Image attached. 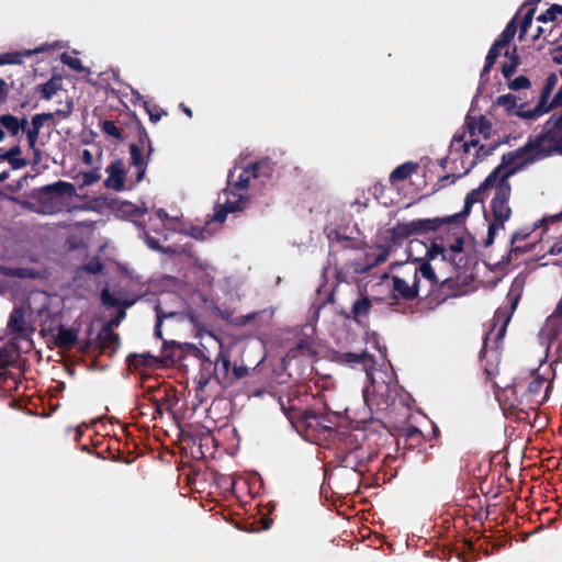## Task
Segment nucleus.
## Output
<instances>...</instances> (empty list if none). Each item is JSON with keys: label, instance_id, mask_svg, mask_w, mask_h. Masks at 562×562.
<instances>
[{"label": "nucleus", "instance_id": "1", "mask_svg": "<svg viewBox=\"0 0 562 562\" xmlns=\"http://www.w3.org/2000/svg\"><path fill=\"white\" fill-rule=\"evenodd\" d=\"M538 157V147L533 138L516 150L508 151L503 155L502 162L493 169L496 172L497 192L493 196L490 207L493 220L488 224L487 237L483 243L484 247H490L496 237L498 231L505 228V223L510 218L513 211L509 206V198L512 194V186L508 181L509 177L528 164L541 160Z\"/></svg>", "mask_w": 562, "mask_h": 562}, {"label": "nucleus", "instance_id": "2", "mask_svg": "<svg viewBox=\"0 0 562 562\" xmlns=\"http://www.w3.org/2000/svg\"><path fill=\"white\" fill-rule=\"evenodd\" d=\"M419 267L415 268L414 273L418 277L420 274L430 281L431 285L441 283L445 285L450 281L449 278L440 281L435 272L431 262L440 261L448 265L453 271H458L465 267L467 260L464 258V237L460 227L456 231V237L447 234L446 237H439L432 240L430 247L426 250L425 259H418Z\"/></svg>", "mask_w": 562, "mask_h": 562}, {"label": "nucleus", "instance_id": "3", "mask_svg": "<svg viewBox=\"0 0 562 562\" xmlns=\"http://www.w3.org/2000/svg\"><path fill=\"white\" fill-rule=\"evenodd\" d=\"M370 385L363 390V401L372 413H385L395 404L400 385L393 369H378L368 376Z\"/></svg>", "mask_w": 562, "mask_h": 562}, {"label": "nucleus", "instance_id": "4", "mask_svg": "<svg viewBox=\"0 0 562 562\" xmlns=\"http://www.w3.org/2000/svg\"><path fill=\"white\" fill-rule=\"evenodd\" d=\"M176 302L180 305H184L183 300L177 293L169 292L162 295L156 306V325H155V336L159 339H162V330L161 325L164 321L170 319L176 323H183L188 321L193 327L200 333L202 329V323L200 321V315L195 310L187 307L186 310H170L168 307V302Z\"/></svg>", "mask_w": 562, "mask_h": 562}, {"label": "nucleus", "instance_id": "5", "mask_svg": "<svg viewBox=\"0 0 562 562\" xmlns=\"http://www.w3.org/2000/svg\"><path fill=\"white\" fill-rule=\"evenodd\" d=\"M200 362V370L196 378V392H203L205 386L215 381L222 387V384L228 383L227 366L229 364V355L220 349L215 360H211L200 349L199 355H193Z\"/></svg>", "mask_w": 562, "mask_h": 562}, {"label": "nucleus", "instance_id": "6", "mask_svg": "<svg viewBox=\"0 0 562 562\" xmlns=\"http://www.w3.org/2000/svg\"><path fill=\"white\" fill-rule=\"evenodd\" d=\"M339 436L340 447L337 457L340 459V465L353 472H360L361 468L374 458V454L358 442L356 435L340 432Z\"/></svg>", "mask_w": 562, "mask_h": 562}, {"label": "nucleus", "instance_id": "7", "mask_svg": "<svg viewBox=\"0 0 562 562\" xmlns=\"http://www.w3.org/2000/svg\"><path fill=\"white\" fill-rule=\"evenodd\" d=\"M491 189H495V193L497 192L496 172H491L479 186V188L472 190L467 194L464 199L463 210L461 212L450 216L440 217L441 220H443V225H453V227L448 234L456 237V231L460 227L462 235L464 236V220L470 214L473 204L483 201L485 192Z\"/></svg>", "mask_w": 562, "mask_h": 562}, {"label": "nucleus", "instance_id": "8", "mask_svg": "<svg viewBox=\"0 0 562 562\" xmlns=\"http://www.w3.org/2000/svg\"><path fill=\"white\" fill-rule=\"evenodd\" d=\"M528 379V382L525 379L516 381L515 392H521V398L530 404V407L539 406L548 400L550 383L536 371H530Z\"/></svg>", "mask_w": 562, "mask_h": 562}, {"label": "nucleus", "instance_id": "9", "mask_svg": "<svg viewBox=\"0 0 562 562\" xmlns=\"http://www.w3.org/2000/svg\"><path fill=\"white\" fill-rule=\"evenodd\" d=\"M443 220L436 218H419L408 223H397L390 229V238L396 244L413 235H420L428 232H436L443 226Z\"/></svg>", "mask_w": 562, "mask_h": 562}, {"label": "nucleus", "instance_id": "10", "mask_svg": "<svg viewBox=\"0 0 562 562\" xmlns=\"http://www.w3.org/2000/svg\"><path fill=\"white\" fill-rule=\"evenodd\" d=\"M538 147L537 158H548L555 154L562 156V126L546 122L542 132L535 136Z\"/></svg>", "mask_w": 562, "mask_h": 562}, {"label": "nucleus", "instance_id": "11", "mask_svg": "<svg viewBox=\"0 0 562 562\" xmlns=\"http://www.w3.org/2000/svg\"><path fill=\"white\" fill-rule=\"evenodd\" d=\"M550 215L543 216L541 220H538L530 226L521 227L517 231H515L512 234L510 240H509V250L507 252V256L504 258L506 262H512L513 260L518 259L520 255H524L530 250H532L533 245L528 244L525 246L518 245L520 241L526 240L536 229L540 227H547L548 225L552 224L551 220H548Z\"/></svg>", "mask_w": 562, "mask_h": 562}, {"label": "nucleus", "instance_id": "12", "mask_svg": "<svg viewBox=\"0 0 562 562\" xmlns=\"http://www.w3.org/2000/svg\"><path fill=\"white\" fill-rule=\"evenodd\" d=\"M391 282L390 306H396L400 300L412 302L418 297L420 280L416 274H413L412 284L400 276H392Z\"/></svg>", "mask_w": 562, "mask_h": 562}, {"label": "nucleus", "instance_id": "13", "mask_svg": "<svg viewBox=\"0 0 562 562\" xmlns=\"http://www.w3.org/2000/svg\"><path fill=\"white\" fill-rule=\"evenodd\" d=\"M200 349L190 342L179 344L175 340H164L159 362L164 367L175 366L183 360L186 355H199Z\"/></svg>", "mask_w": 562, "mask_h": 562}, {"label": "nucleus", "instance_id": "14", "mask_svg": "<svg viewBox=\"0 0 562 562\" xmlns=\"http://www.w3.org/2000/svg\"><path fill=\"white\" fill-rule=\"evenodd\" d=\"M557 82L558 77L555 76V74L549 75L546 79V83L542 88L537 105L531 110H524L525 104H520V109L516 111L517 116L525 120H536L541 115L550 112L551 106H548L549 98L553 89L555 88Z\"/></svg>", "mask_w": 562, "mask_h": 562}, {"label": "nucleus", "instance_id": "15", "mask_svg": "<svg viewBox=\"0 0 562 562\" xmlns=\"http://www.w3.org/2000/svg\"><path fill=\"white\" fill-rule=\"evenodd\" d=\"M507 299L510 303V306H504L498 307L493 316V328H495L497 325H499L496 339L502 340L506 334L507 326L512 319V316L514 314V311L517 307L518 301L520 299L519 293H513V291H509L507 294Z\"/></svg>", "mask_w": 562, "mask_h": 562}, {"label": "nucleus", "instance_id": "16", "mask_svg": "<svg viewBox=\"0 0 562 562\" xmlns=\"http://www.w3.org/2000/svg\"><path fill=\"white\" fill-rule=\"evenodd\" d=\"M101 301L106 306L119 307L116 315L102 326L104 327V331H109L110 329L114 330L115 327H119L121 322L126 317L125 310L134 304L133 300L121 301L113 296L108 289L102 290Z\"/></svg>", "mask_w": 562, "mask_h": 562}, {"label": "nucleus", "instance_id": "17", "mask_svg": "<svg viewBox=\"0 0 562 562\" xmlns=\"http://www.w3.org/2000/svg\"><path fill=\"white\" fill-rule=\"evenodd\" d=\"M341 359L345 363L351 366L352 368H360L366 371L367 376L374 373L378 369H375V359L374 357L367 352H344L341 355Z\"/></svg>", "mask_w": 562, "mask_h": 562}, {"label": "nucleus", "instance_id": "18", "mask_svg": "<svg viewBox=\"0 0 562 562\" xmlns=\"http://www.w3.org/2000/svg\"><path fill=\"white\" fill-rule=\"evenodd\" d=\"M38 195L42 200H52L53 198L74 196L76 188L72 183L66 181H56L38 189Z\"/></svg>", "mask_w": 562, "mask_h": 562}, {"label": "nucleus", "instance_id": "19", "mask_svg": "<svg viewBox=\"0 0 562 562\" xmlns=\"http://www.w3.org/2000/svg\"><path fill=\"white\" fill-rule=\"evenodd\" d=\"M108 178L104 186L115 191H122L125 188V168L122 159H115L105 169Z\"/></svg>", "mask_w": 562, "mask_h": 562}, {"label": "nucleus", "instance_id": "20", "mask_svg": "<svg viewBox=\"0 0 562 562\" xmlns=\"http://www.w3.org/2000/svg\"><path fill=\"white\" fill-rule=\"evenodd\" d=\"M95 338L98 355L109 353L112 356L121 345L120 335L112 329L104 331V327L100 329Z\"/></svg>", "mask_w": 562, "mask_h": 562}, {"label": "nucleus", "instance_id": "21", "mask_svg": "<svg viewBox=\"0 0 562 562\" xmlns=\"http://www.w3.org/2000/svg\"><path fill=\"white\" fill-rule=\"evenodd\" d=\"M424 435L423 432L415 426L408 425L402 427L398 430L396 443L397 447H402L403 449L412 450L423 443Z\"/></svg>", "mask_w": 562, "mask_h": 562}, {"label": "nucleus", "instance_id": "22", "mask_svg": "<svg viewBox=\"0 0 562 562\" xmlns=\"http://www.w3.org/2000/svg\"><path fill=\"white\" fill-rule=\"evenodd\" d=\"M464 128H467L470 136L481 134L484 138H488L492 130V123L483 115L472 116L468 114L464 120Z\"/></svg>", "mask_w": 562, "mask_h": 562}, {"label": "nucleus", "instance_id": "23", "mask_svg": "<svg viewBox=\"0 0 562 562\" xmlns=\"http://www.w3.org/2000/svg\"><path fill=\"white\" fill-rule=\"evenodd\" d=\"M128 149L131 155V165L137 169L135 181L138 183L145 177L150 156H148V153L144 156L142 148L135 143H132L128 146Z\"/></svg>", "mask_w": 562, "mask_h": 562}, {"label": "nucleus", "instance_id": "24", "mask_svg": "<svg viewBox=\"0 0 562 562\" xmlns=\"http://www.w3.org/2000/svg\"><path fill=\"white\" fill-rule=\"evenodd\" d=\"M7 328L10 334L16 336H23L26 333V322H25V307L24 306H14L8 323Z\"/></svg>", "mask_w": 562, "mask_h": 562}, {"label": "nucleus", "instance_id": "25", "mask_svg": "<svg viewBox=\"0 0 562 562\" xmlns=\"http://www.w3.org/2000/svg\"><path fill=\"white\" fill-rule=\"evenodd\" d=\"M55 342L58 348L70 350L78 344V333L74 328H66L65 326L60 325L57 328Z\"/></svg>", "mask_w": 562, "mask_h": 562}, {"label": "nucleus", "instance_id": "26", "mask_svg": "<svg viewBox=\"0 0 562 562\" xmlns=\"http://www.w3.org/2000/svg\"><path fill=\"white\" fill-rule=\"evenodd\" d=\"M372 307V301L366 296L361 295L353 304L348 315V318L353 319L357 324H361L363 318H368L370 311Z\"/></svg>", "mask_w": 562, "mask_h": 562}, {"label": "nucleus", "instance_id": "27", "mask_svg": "<svg viewBox=\"0 0 562 562\" xmlns=\"http://www.w3.org/2000/svg\"><path fill=\"white\" fill-rule=\"evenodd\" d=\"M498 147V143H493L488 145H480L475 151L474 157L471 161L468 162L467 166H463L462 175H468L472 168H474L479 162L491 156L494 150ZM462 165L464 161L462 160Z\"/></svg>", "mask_w": 562, "mask_h": 562}, {"label": "nucleus", "instance_id": "28", "mask_svg": "<svg viewBox=\"0 0 562 562\" xmlns=\"http://www.w3.org/2000/svg\"><path fill=\"white\" fill-rule=\"evenodd\" d=\"M155 406V415H158L159 417H162L164 409L172 411V408L177 405L178 398L175 395H170L168 391L164 390V395L160 398L157 397H150L149 398Z\"/></svg>", "mask_w": 562, "mask_h": 562}, {"label": "nucleus", "instance_id": "29", "mask_svg": "<svg viewBox=\"0 0 562 562\" xmlns=\"http://www.w3.org/2000/svg\"><path fill=\"white\" fill-rule=\"evenodd\" d=\"M418 168V165L413 161L404 162L400 166H397L391 173H390V182L395 183L398 181H404L408 179Z\"/></svg>", "mask_w": 562, "mask_h": 562}, {"label": "nucleus", "instance_id": "30", "mask_svg": "<svg viewBox=\"0 0 562 562\" xmlns=\"http://www.w3.org/2000/svg\"><path fill=\"white\" fill-rule=\"evenodd\" d=\"M159 362V359L151 356L150 353H132L127 357V364L134 370H138L143 367H154Z\"/></svg>", "mask_w": 562, "mask_h": 562}, {"label": "nucleus", "instance_id": "31", "mask_svg": "<svg viewBox=\"0 0 562 562\" xmlns=\"http://www.w3.org/2000/svg\"><path fill=\"white\" fill-rule=\"evenodd\" d=\"M0 124L5 127L12 136H16L22 130L25 128L26 119H18L12 114H3L0 116Z\"/></svg>", "mask_w": 562, "mask_h": 562}, {"label": "nucleus", "instance_id": "32", "mask_svg": "<svg viewBox=\"0 0 562 562\" xmlns=\"http://www.w3.org/2000/svg\"><path fill=\"white\" fill-rule=\"evenodd\" d=\"M248 374H249V368L247 366L235 363L232 367V362L229 361V364L227 366L228 383L222 384V389L232 387L236 382L246 378Z\"/></svg>", "mask_w": 562, "mask_h": 562}, {"label": "nucleus", "instance_id": "33", "mask_svg": "<svg viewBox=\"0 0 562 562\" xmlns=\"http://www.w3.org/2000/svg\"><path fill=\"white\" fill-rule=\"evenodd\" d=\"M21 154L20 146H14L9 150L4 151L0 148V160H7L11 165L12 169H21L26 166V160L24 158H19L18 156Z\"/></svg>", "mask_w": 562, "mask_h": 562}, {"label": "nucleus", "instance_id": "34", "mask_svg": "<svg viewBox=\"0 0 562 562\" xmlns=\"http://www.w3.org/2000/svg\"><path fill=\"white\" fill-rule=\"evenodd\" d=\"M61 89V78L53 77L45 83L36 86L35 90L41 93L45 100L52 99V97Z\"/></svg>", "mask_w": 562, "mask_h": 562}, {"label": "nucleus", "instance_id": "35", "mask_svg": "<svg viewBox=\"0 0 562 562\" xmlns=\"http://www.w3.org/2000/svg\"><path fill=\"white\" fill-rule=\"evenodd\" d=\"M502 48H504V47L501 46L499 43L494 42L493 45L491 46V48L488 49L487 55L485 57L484 67L481 71L482 80L483 79L487 80V76H488L491 69L493 68L497 57L499 56Z\"/></svg>", "mask_w": 562, "mask_h": 562}, {"label": "nucleus", "instance_id": "36", "mask_svg": "<svg viewBox=\"0 0 562 562\" xmlns=\"http://www.w3.org/2000/svg\"><path fill=\"white\" fill-rule=\"evenodd\" d=\"M254 179L257 178H270L272 173L271 164L268 160H261L257 162L249 164L247 166Z\"/></svg>", "mask_w": 562, "mask_h": 562}, {"label": "nucleus", "instance_id": "37", "mask_svg": "<svg viewBox=\"0 0 562 562\" xmlns=\"http://www.w3.org/2000/svg\"><path fill=\"white\" fill-rule=\"evenodd\" d=\"M495 104L504 108L505 112L508 115H517L516 111H518L520 109V106L517 109L516 97L510 93L497 97Z\"/></svg>", "mask_w": 562, "mask_h": 562}, {"label": "nucleus", "instance_id": "38", "mask_svg": "<svg viewBox=\"0 0 562 562\" xmlns=\"http://www.w3.org/2000/svg\"><path fill=\"white\" fill-rule=\"evenodd\" d=\"M516 32H517V24H516V16H515L507 23V25L505 26V29L503 30V32L496 38L495 42L499 43L501 46L505 47L512 42Z\"/></svg>", "mask_w": 562, "mask_h": 562}, {"label": "nucleus", "instance_id": "39", "mask_svg": "<svg viewBox=\"0 0 562 562\" xmlns=\"http://www.w3.org/2000/svg\"><path fill=\"white\" fill-rule=\"evenodd\" d=\"M134 125H135L136 133H137V139H138L137 145H139V147H144L146 145L147 149H148V156H151L154 148H153V144H151V140L149 138V135H148L146 128L143 126L140 121L137 119H135Z\"/></svg>", "mask_w": 562, "mask_h": 562}, {"label": "nucleus", "instance_id": "40", "mask_svg": "<svg viewBox=\"0 0 562 562\" xmlns=\"http://www.w3.org/2000/svg\"><path fill=\"white\" fill-rule=\"evenodd\" d=\"M468 133V131H458L453 137H452V144L454 143H463L462 144V149H463V154L464 156H468L469 153H470V148L471 147H476L479 145V140L477 139H471L470 142H464V137H465V134Z\"/></svg>", "mask_w": 562, "mask_h": 562}, {"label": "nucleus", "instance_id": "41", "mask_svg": "<svg viewBox=\"0 0 562 562\" xmlns=\"http://www.w3.org/2000/svg\"><path fill=\"white\" fill-rule=\"evenodd\" d=\"M101 131L104 134L112 136L113 138H115L117 140L124 139L122 131L115 125V123L113 121H110V120L103 121L101 123Z\"/></svg>", "mask_w": 562, "mask_h": 562}, {"label": "nucleus", "instance_id": "42", "mask_svg": "<svg viewBox=\"0 0 562 562\" xmlns=\"http://www.w3.org/2000/svg\"><path fill=\"white\" fill-rule=\"evenodd\" d=\"M562 14V5L552 4L549 9H547L543 13H541L537 20L542 23L553 22L557 20L558 15Z\"/></svg>", "mask_w": 562, "mask_h": 562}, {"label": "nucleus", "instance_id": "43", "mask_svg": "<svg viewBox=\"0 0 562 562\" xmlns=\"http://www.w3.org/2000/svg\"><path fill=\"white\" fill-rule=\"evenodd\" d=\"M145 243L146 245L153 249V250H156V251H160L162 254H168V255H171V254H175V249H172L171 247H162L160 245V240L158 238H155L153 236H150L147 232H145Z\"/></svg>", "mask_w": 562, "mask_h": 562}, {"label": "nucleus", "instance_id": "44", "mask_svg": "<svg viewBox=\"0 0 562 562\" xmlns=\"http://www.w3.org/2000/svg\"><path fill=\"white\" fill-rule=\"evenodd\" d=\"M54 119L53 113H40L35 114L31 120V130L41 132L44 123Z\"/></svg>", "mask_w": 562, "mask_h": 562}, {"label": "nucleus", "instance_id": "45", "mask_svg": "<svg viewBox=\"0 0 562 562\" xmlns=\"http://www.w3.org/2000/svg\"><path fill=\"white\" fill-rule=\"evenodd\" d=\"M5 276L15 277V278H35V272L30 268H8L4 272Z\"/></svg>", "mask_w": 562, "mask_h": 562}, {"label": "nucleus", "instance_id": "46", "mask_svg": "<svg viewBox=\"0 0 562 562\" xmlns=\"http://www.w3.org/2000/svg\"><path fill=\"white\" fill-rule=\"evenodd\" d=\"M103 268L104 265L99 257H93L82 266V270L91 274H98L102 272Z\"/></svg>", "mask_w": 562, "mask_h": 562}, {"label": "nucleus", "instance_id": "47", "mask_svg": "<svg viewBox=\"0 0 562 562\" xmlns=\"http://www.w3.org/2000/svg\"><path fill=\"white\" fill-rule=\"evenodd\" d=\"M60 60L63 64L67 65L72 70H76L78 72L85 70V67L82 66L81 60L77 57H72V56L68 55L67 53L61 54Z\"/></svg>", "mask_w": 562, "mask_h": 562}, {"label": "nucleus", "instance_id": "48", "mask_svg": "<svg viewBox=\"0 0 562 562\" xmlns=\"http://www.w3.org/2000/svg\"><path fill=\"white\" fill-rule=\"evenodd\" d=\"M252 178L250 171L248 168H244L243 171L239 173L238 179L234 182V188L241 191L246 190L249 186V181Z\"/></svg>", "mask_w": 562, "mask_h": 562}, {"label": "nucleus", "instance_id": "49", "mask_svg": "<svg viewBox=\"0 0 562 562\" xmlns=\"http://www.w3.org/2000/svg\"><path fill=\"white\" fill-rule=\"evenodd\" d=\"M144 108L147 114L149 115V120L151 123H157L162 115H167L166 111L161 110L157 105L150 106V104L147 101L144 102Z\"/></svg>", "mask_w": 562, "mask_h": 562}, {"label": "nucleus", "instance_id": "50", "mask_svg": "<svg viewBox=\"0 0 562 562\" xmlns=\"http://www.w3.org/2000/svg\"><path fill=\"white\" fill-rule=\"evenodd\" d=\"M535 12H536V9L531 8L524 14V16L520 21V25H519V29H520L519 37L520 38H522L526 35V33L528 32V29L531 26Z\"/></svg>", "mask_w": 562, "mask_h": 562}, {"label": "nucleus", "instance_id": "51", "mask_svg": "<svg viewBox=\"0 0 562 562\" xmlns=\"http://www.w3.org/2000/svg\"><path fill=\"white\" fill-rule=\"evenodd\" d=\"M531 86L530 80L526 76H518L508 82V88L514 91L521 89H529Z\"/></svg>", "mask_w": 562, "mask_h": 562}, {"label": "nucleus", "instance_id": "52", "mask_svg": "<svg viewBox=\"0 0 562 562\" xmlns=\"http://www.w3.org/2000/svg\"><path fill=\"white\" fill-rule=\"evenodd\" d=\"M78 350L82 355H92V353H97L98 355L97 338H94V339L87 338L86 340L81 341L79 344Z\"/></svg>", "mask_w": 562, "mask_h": 562}, {"label": "nucleus", "instance_id": "53", "mask_svg": "<svg viewBox=\"0 0 562 562\" xmlns=\"http://www.w3.org/2000/svg\"><path fill=\"white\" fill-rule=\"evenodd\" d=\"M122 209L126 214H128L133 217H142L147 213L146 207H138L135 204L130 203V202L123 203Z\"/></svg>", "mask_w": 562, "mask_h": 562}, {"label": "nucleus", "instance_id": "54", "mask_svg": "<svg viewBox=\"0 0 562 562\" xmlns=\"http://www.w3.org/2000/svg\"><path fill=\"white\" fill-rule=\"evenodd\" d=\"M310 351V345L306 340L304 339H301L296 345L295 347L291 348L289 351H288V357L289 358H295L297 357L299 355H303L305 352H308Z\"/></svg>", "mask_w": 562, "mask_h": 562}, {"label": "nucleus", "instance_id": "55", "mask_svg": "<svg viewBox=\"0 0 562 562\" xmlns=\"http://www.w3.org/2000/svg\"><path fill=\"white\" fill-rule=\"evenodd\" d=\"M101 176L98 169H93L87 172L82 173V184L86 186H92L93 183L98 182L100 180Z\"/></svg>", "mask_w": 562, "mask_h": 562}, {"label": "nucleus", "instance_id": "56", "mask_svg": "<svg viewBox=\"0 0 562 562\" xmlns=\"http://www.w3.org/2000/svg\"><path fill=\"white\" fill-rule=\"evenodd\" d=\"M22 54L19 53H7L0 55V66L1 65H14V64H21Z\"/></svg>", "mask_w": 562, "mask_h": 562}, {"label": "nucleus", "instance_id": "57", "mask_svg": "<svg viewBox=\"0 0 562 562\" xmlns=\"http://www.w3.org/2000/svg\"><path fill=\"white\" fill-rule=\"evenodd\" d=\"M74 110V102L71 99H67L63 108L57 109L53 114L60 119H67L70 116Z\"/></svg>", "mask_w": 562, "mask_h": 562}, {"label": "nucleus", "instance_id": "58", "mask_svg": "<svg viewBox=\"0 0 562 562\" xmlns=\"http://www.w3.org/2000/svg\"><path fill=\"white\" fill-rule=\"evenodd\" d=\"M300 418L302 420H304L308 426L313 425V423H312L313 420L316 422L317 426L321 425L319 422H318L319 415L316 412L311 411V409L302 411L301 414H300Z\"/></svg>", "mask_w": 562, "mask_h": 562}, {"label": "nucleus", "instance_id": "59", "mask_svg": "<svg viewBox=\"0 0 562 562\" xmlns=\"http://www.w3.org/2000/svg\"><path fill=\"white\" fill-rule=\"evenodd\" d=\"M247 204V201L244 199H238L236 201H226L224 205L229 213L243 211Z\"/></svg>", "mask_w": 562, "mask_h": 562}, {"label": "nucleus", "instance_id": "60", "mask_svg": "<svg viewBox=\"0 0 562 562\" xmlns=\"http://www.w3.org/2000/svg\"><path fill=\"white\" fill-rule=\"evenodd\" d=\"M38 135L40 132L33 131L31 128H29L26 132L29 147L34 151L35 155H38V149L36 148Z\"/></svg>", "mask_w": 562, "mask_h": 562}, {"label": "nucleus", "instance_id": "61", "mask_svg": "<svg viewBox=\"0 0 562 562\" xmlns=\"http://www.w3.org/2000/svg\"><path fill=\"white\" fill-rule=\"evenodd\" d=\"M517 67L518 66H517L516 59L514 61H508V63L503 64L502 74H503L504 78L509 80L510 77L515 74Z\"/></svg>", "mask_w": 562, "mask_h": 562}, {"label": "nucleus", "instance_id": "62", "mask_svg": "<svg viewBox=\"0 0 562 562\" xmlns=\"http://www.w3.org/2000/svg\"><path fill=\"white\" fill-rule=\"evenodd\" d=\"M464 175L459 173H448L439 178L440 187H446L447 184L454 183L457 179L463 177Z\"/></svg>", "mask_w": 562, "mask_h": 562}, {"label": "nucleus", "instance_id": "63", "mask_svg": "<svg viewBox=\"0 0 562 562\" xmlns=\"http://www.w3.org/2000/svg\"><path fill=\"white\" fill-rule=\"evenodd\" d=\"M229 212L226 210L224 204L220 205L214 213V221L218 223H223L226 220V216Z\"/></svg>", "mask_w": 562, "mask_h": 562}, {"label": "nucleus", "instance_id": "64", "mask_svg": "<svg viewBox=\"0 0 562 562\" xmlns=\"http://www.w3.org/2000/svg\"><path fill=\"white\" fill-rule=\"evenodd\" d=\"M562 104V86L559 88L557 93L553 95L551 102H549L548 106H551V110L558 108Z\"/></svg>", "mask_w": 562, "mask_h": 562}]
</instances>
